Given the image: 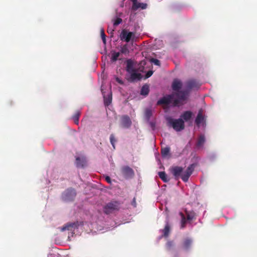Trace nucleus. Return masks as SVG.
Wrapping results in <instances>:
<instances>
[{
    "label": "nucleus",
    "instance_id": "9",
    "mask_svg": "<svg viewBox=\"0 0 257 257\" xmlns=\"http://www.w3.org/2000/svg\"><path fill=\"white\" fill-rule=\"evenodd\" d=\"M134 36V34L133 32H128L126 30H123L120 35V40L124 41L126 42H129L132 39V37Z\"/></svg>",
    "mask_w": 257,
    "mask_h": 257
},
{
    "label": "nucleus",
    "instance_id": "37",
    "mask_svg": "<svg viewBox=\"0 0 257 257\" xmlns=\"http://www.w3.org/2000/svg\"><path fill=\"white\" fill-rule=\"evenodd\" d=\"M137 1L138 0H131L133 3L132 10H133L136 6L138 4V3L137 2Z\"/></svg>",
    "mask_w": 257,
    "mask_h": 257
},
{
    "label": "nucleus",
    "instance_id": "33",
    "mask_svg": "<svg viewBox=\"0 0 257 257\" xmlns=\"http://www.w3.org/2000/svg\"><path fill=\"white\" fill-rule=\"evenodd\" d=\"M151 62L157 66H160L161 65L160 61L157 59L152 58L151 59Z\"/></svg>",
    "mask_w": 257,
    "mask_h": 257
},
{
    "label": "nucleus",
    "instance_id": "34",
    "mask_svg": "<svg viewBox=\"0 0 257 257\" xmlns=\"http://www.w3.org/2000/svg\"><path fill=\"white\" fill-rule=\"evenodd\" d=\"M167 248L168 250H170L171 247L173 246V242L172 241H169L166 244Z\"/></svg>",
    "mask_w": 257,
    "mask_h": 257
},
{
    "label": "nucleus",
    "instance_id": "20",
    "mask_svg": "<svg viewBox=\"0 0 257 257\" xmlns=\"http://www.w3.org/2000/svg\"><path fill=\"white\" fill-rule=\"evenodd\" d=\"M76 225L75 223H69L63 226L61 228V231H64L65 230H71V228L74 227Z\"/></svg>",
    "mask_w": 257,
    "mask_h": 257
},
{
    "label": "nucleus",
    "instance_id": "21",
    "mask_svg": "<svg viewBox=\"0 0 257 257\" xmlns=\"http://www.w3.org/2000/svg\"><path fill=\"white\" fill-rule=\"evenodd\" d=\"M170 231V226L168 223L167 222L165 228L162 230V232L163 233V236L165 237H168Z\"/></svg>",
    "mask_w": 257,
    "mask_h": 257
},
{
    "label": "nucleus",
    "instance_id": "28",
    "mask_svg": "<svg viewBox=\"0 0 257 257\" xmlns=\"http://www.w3.org/2000/svg\"><path fill=\"white\" fill-rule=\"evenodd\" d=\"M112 97L111 96H108V97L105 96L104 97V103L105 105L108 106L111 102Z\"/></svg>",
    "mask_w": 257,
    "mask_h": 257
},
{
    "label": "nucleus",
    "instance_id": "19",
    "mask_svg": "<svg viewBox=\"0 0 257 257\" xmlns=\"http://www.w3.org/2000/svg\"><path fill=\"white\" fill-rule=\"evenodd\" d=\"M149 86L148 84H145L144 85L141 90V94L142 95L146 96L149 93Z\"/></svg>",
    "mask_w": 257,
    "mask_h": 257
},
{
    "label": "nucleus",
    "instance_id": "29",
    "mask_svg": "<svg viewBox=\"0 0 257 257\" xmlns=\"http://www.w3.org/2000/svg\"><path fill=\"white\" fill-rule=\"evenodd\" d=\"M120 55V53L119 52H114L112 54V56H111V60L112 61H116L118 57Z\"/></svg>",
    "mask_w": 257,
    "mask_h": 257
},
{
    "label": "nucleus",
    "instance_id": "25",
    "mask_svg": "<svg viewBox=\"0 0 257 257\" xmlns=\"http://www.w3.org/2000/svg\"><path fill=\"white\" fill-rule=\"evenodd\" d=\"M187 219L188 220H192L195 219L196 214L194 212H186Z\"/></svg>",
    "mask_w": 257,
    "mask_h": 257
},
{
    "label": "nucleus",
    "instance_id": "15",
    "mask_svg": "<svg viewBox=\"0 0 257 257\" xmlns=\"http://www.w3.org/2000/svg\"><path fill=\"white\" fill-rule=\"evenodd\" d=\"M205 142V138L204 135H201L199 136L197 143L196 146L197 147H201L204 145Z\"/></svg>",
    "mask_w": 257,
    "mask_h": 257
},
{
    "label": "nucleus",
    "instance_id": "5",
    "mask_svg": "<svg viewBox=\"0 0 257 257\" xmlns=\"http://www.w3.org/2000/svg\"><path fill=\"white\" fill-rule=\"evenodd\" d=\"M76 195V190L72 188H69L62 193V198L63 200L66 201H71L74 199Z\"/></svg>",
    "mask_w": 257,
    "mask_h": 257
},
{
    "label": "nucleus",
    "instance_id": "14",
    "mask_svg": "<svg viewBox=\"0 0 257 257\" xmlns=\"http://www.w3.org/2000/svg\"><path fill=\"white\" fill-rule=\"evenodd\" d=\"M193 113L191 111H184L181 115V118L184 121H188L192 118Z\"/></svg>",
    "mask_w": 257,
    "mask_h": 257
},
{
    "label": "nucleus",
    "instance_id": "26",
    "mask_svg": "<svg viewBox=\"0 0 257 257\" xmlns=\"http://www.w3.org/2000/svg\"><path fill=\"white\" fill-rule=\"evenodd\" d=\"M147 5L144 3H138V4L136 6L134 9L133 10V11H136L139 8H141L142 9H146Z\"/></svg>",
    "mask_w": 257,
    "mask_h": 257
},
{
    "label": "nucleus",
    "instance_id": "17",
    "mask_svg": "<svg viewBox=\"0 0 257 257\" xmlns=\"http://www.w3.org/2000/svg\"><path fill=\"white\" fill-rule=\"evenodd\" d=\"M81 111L80 110H76L72 116V119H73L74 123L77 125H78L79 124V119Z\"/></svg>",
    "mask_w": 257,
    "mask_h": 257
},
{
    "label": "nucleus",
    "instance_id": "6",
    "mask_svg": "<svg viewBox=\"0 0 257 257\" xmlns=\"http://www.w3.org/2000/svg\"><path fill=\"white\" fill-rule=\"evenodd\" d=\"M196 166V164H192L188 167L186 170L184 172L182 173L181 175V179L184 182H186L188 181L190 176L192 174Z\"/></svg>",
    "mask_w": 257,
    "mask_h": 257
},
{
    "label": "nucleus",
    "instance_id": "32",
    "mask_svg": "<svg viewBox=\"0 0 257 257\" xmlns=\"http://www.w3.org/2000/svg\"><path fill=\"white\" fill-rule=\"evenodd\" d=\"M122 22V20L120 18H117L116 19V20L113 22V25L114 26H116L121 23Z\"/></svg>",
    "mask_w": 257,
    "mask_h": 257
},
{
    "label": "nucleus",
    "instance_id": "24",
    "mask_svg": "<svg viewBox=\"0 0 257 257\" xmlns=\"http://www.w3.org/2000/svg\"><path fill=\"white\" fill-rule=\"evenodd\" d=\"M170 148L169 147H165L162 148L161 154L163 157H166L169 154Z\"/></svg>",
    "mask_w": 257,
    "mask_h": 257
},
{
    "label": "nucleus",
    "instance_id": "30",
    "mask_svg": "<svg viewBox=\"0 0 257 257\" xmlns=\"http://www.w3.org/2000/svg\"><path fill=\"white\" fill-rule=\"evenodd\" d=\"M116 140L114 138V136L113 134H111L110 136V142L111 144L112 145L113 148L114 149H115V143L116 142Z\"/></svg>",
    "mask_w": 257,
    "mask_h": 257
},
{
    "label": "nucleus",
    "instance_id": "36",
    "mask_svg": "<svg viewBox=\"0 0 257 257\" xmlns=\"http://www.w3.org/2000/svg\"><path fill=\"white\" fill-rule=\"evenodd\" d=\"M153 73V71H151V70L148 71L145 75V77L146 78H149L150 77H151Z\"/></svg>",
    "mask_w": 257,
    "mask_h": 257
},
{
    "label": "nucleus",
    "instance_id": "22",
    "mask_svg": "<svg viewBox=\"0 0 257 257\" xmlns=\"http://www.w3.org/2000/svg\"><path fill=\"white\" fill-rule=\"evenodd\" d=\"M158 175L163 182H168L169 181V179L167 178V175L165 172H159Z\"/></svg>",
    "mask_w": 257,
    "mask_h": 257
},
{
    "label": "nucleus",
    "instance_id": "10",
    "mask_svg": "<svg viewBox=\"0 0 257 257\" xmlns=\"http://www.w3.org/2000/svg\"><path fill=\"white\" fill-rule=\"evenodd\" d=\"M174 96L175 95H174V94H172L164 96L158 101L157 105L169 104L172 102V101L174 100H173Z\"/></svg>",
    "mask_w": 257,
    "mask_h": 257
},
{
    "label": "nucleus",
    "instance_id": "35",
    "mask_svg": "<svg viewBox=\"0 0 257 257\" xmlns=\"http://www.w3.org/2000/svg\"><path fill=\"white\" fill-rule=\"evenodd\" d=\"M180 214L181 215V216H182V227H183L184 226V224L186 223L185 217L182 213H180Z\"/></svg>",
    "mask_w": 257,
    "mask_h": 257
},
{
    "label": "nucleus",
    "instance_id": "31",
    "mask_svg": "<svg viewBox=\"0 0 257 257\" xmlns=\"http://www.w3.org/2000/svg\"><path fill=\"white\" fill-rule=\"evenodd\" d=\"M100 34H101V37L103 43L104 45H105L106 43V38H105L106 36L104 34V31L103 29H102L101 30Z\"/></svg>",
    "mask_w": 257,
    "mask_h": 257
},
{
    "label": "nucleus",
    "instance_id": "12",
    "mask_svg": "<svg viewBox=\"0 0 257 257\" xmlns=\"http://www.w3.org/2000/svg\"><path fill=\"white\" fill-rule=\"evenodd\" d=\"M121 125L123 127L128 128L132 125V121L130 117L126 115H122L120 118Z\"/></svg>",
    "mask_w": 257,
    "mask_h": 257
},
{
    "label": "nucleus",
    "instance_id": "3",
    "mask_svg": "<svg viewBox=\"0 0 257 257\" xmlns=\"http://www.w3.org/2000/svg\"><path fill=\"white\" fill-rule=\"evenodd\" d=\"M167 122L168 125L172 127L177 132L181 131L185 128L184 121L181 118L174 119L169 117L167 118Z\"/></svg>",
    "mask_w": 257,
    "mask_h": 257
},
{
    "label": "nucleus",
    "instance_id": "4",
    "mask_svg": "<svg viewBox=\"0 0 257 257\" xmlns=\"http://www.w3.org/2000/svg\"><path fill=\"white\" fill-rule=\"evenodd\" d=\"M120 204L118 201H111L103 207V212L106 214H109L119 209Z\"/></svg>",
    "mask_w": 257,
    "mask_h": 257
},
{
    "label": "nucleus",
    "instance_id": "13",
    "mask_svg": "<svg viewBox=\"0 0 257 257\" xmlns=\"http://www.w3.org/2000/svg\"><path fill=\"white\" fill-rule=\"evenodd\" d=\"M205 121V118L203 115V110L202 109H200L195 120V122L197 126H199L201 124H203Z\"/></svg>",
    "mask_w": 257,
    "mask_h": 257
},
{
    "label": "nucleus",
    "instance_id": "38",
    "mask_svg": "<svg viewBox=\"0 0 257 257\" xmlns=\"http://www.w3.org/2000/svg\"><path fill=\"white\" fill-rule=\"evenodd\" d=\"M132 205L135 207H136L137 206L136 199L135 197L134 198V199L132 202Z\"/></svg>",
    "mask_w": 257,
    "mask_h": 257
},
{
    "label": "nucleus",
    "instance_id": "1",
    "mask_svg": "<svg viewBox=\"0 0 257 257\" xmlns=\"http://www.w3.org/2000/svg\"><path fill=\"white\" fill-rule=\"evenodd\" d=\"M182 86V82L178 79H175L172 84V88L175 92L173 93L177 97L174 100V105H178L181 102L186 100L189 95V91L187 90H180Z\"/></svg>",
    "mask_w": 257,
    "mask_h": 257
},
{
    "label": "nucleus",
    "instance_id": "7",
    "mask_svg": "<svg viewBox=\"0 0 257 257\" xmlns=\"http://www.w3.org/2000/svg\"><path fill=\"white\" fill-rule=\"evenodd\" d=\"M120 171L122 175L125 178H132L134 175L133 170L127 166L121 167Z\"/></svg>",
    "mask_w": 257,
    "mask_h": 257
},
{
    "label": "nucleus",
    "instance_id": "2",
    "mask_svg": "<svg viewBox=\"0 0 257 257\" xmlns=\"http://www.w3.org/2000/svg\"><path fill=\"white\" fill-rule=\"evenodd\" d=\"M126 71L128 74L127 80L131 82L140 80L142 78L141 73L137 72V70L134 67V63L131 59L126 60Z\"/></svg>",
    "mask_w": 257,
    "mask_h": 257
},
{
    "label": "nucleus",
    "instance_id": "40",
    "mask_svg": "<svg viewBox=\"0 0 257 257\" xmlns=\"http://www.w3.org/2000/svg\"><path fill=\"white\" fill-rule=\"evenodd\" d=\"M105 180L108 183H111V179H110V178L109 177V176H106L105 177Z\"/></svg>",
    "mask_w": 257,
    "mask_h": 257
},
{
    "label": "nucleus",
    "instance_id": "39",
    "mask_svg": "<svg viewBox=\"0 0 257 257\" xmlns=\"http://www.w3.org/2000/svg\"><path fill=\"white\" fill-rule=\"evenodd\" d=\"M116 81L118 83H119L120 84H123V82L121 79H120L119 78H118V77L116 78Z\"/></svg>",
    "mask_w": 257,
    "mask_h": 257
},
{
    "label": "nucleus",
    "instance_id": "11",
    "mask_svg": "<svg viewBox=\"0 0 257 257\" xmlns=\"http://www.w3.org/2000/svg\"><path fill=\"white\" fill-rule=\"evenodd\" d=\"M171 170L176 180H178L180 177H181L183 168L182 167L175 166L172 168Z\"/></svg>",
    "mask_w": 257,
    "mask_h": 257
},
{
    "label": "nucleus",
    "instance_id": "23",
    "mask_svg": "<svg viewBox=\"0 0 257 257\" xmlns=\"http://www.w3.org/2000/svg\"><path fill=\"white\" fill-rule=\"evenodd\" d=\"M152 115V110L151 109L147 108L145 111V116L146 119L149 121Z\"/></svg>",
    "mask_w": 257,
    "mask_h": 257
},
{
    "label": "nucleus",
    "instance_id": "27",
    "mask_svg": "<svg viewBox=\"0 0 257 257\" xmlns=\"http://www.w3.org/2000/svg\"><path fill=\"white\" fill-rule=\"evenodd\" d=\"M120 52L122 54H128L130 51L127 47V45L125 44L123 45L120 49Z\"/></svg>",
    "mask_w": 257,
    "mask_h": 257
},
{
    "label": "nucleus",
    "instance_id": "16",
    "mask_svg": "<svg viewBox=\"0 0 257 257\" xmlns=\"http://www.w3.org/2000/svg\"><path fill=\"white\" fill-rule=\"evenodd\" d=\"M192 241L190 238H186L183 242V247L185 250H188L192 244Z\"/></svg>",
    "mask_w": 257,
    "mask_h": 257
},
{
    "label": "nucleus",
    "instance_id": "18",
    "mask_svg": "<svg viewBox=\"0 0 257 257\" xmlns=\"http://www.w3.org/2000/svg\"><path fill=\"white\" fill-rule=\"evenodd\" d=\"M76 165L77 167L83 168L85 166V161L84 159H81L79 157H77L76 159Z\"/></svg>",
    "mask_w": 257,
    "mask_h": 257
},
{
    "label": "nucleus",
    "instance_id": "8",
    "mask_svg": "<svg viewBox=\"0 0 257 257\" xmlns=\"http://www.w3.org/2000/svg\"><path fill=\"white\" fill-rule=\"evenodd\" d=\"M200 84L195 79H190L186 82V87L188 91L192 89H198L199 88Z\"/></svg>",
    "mask_w": 257,
    "mask_h": 257
}]
</instances>
